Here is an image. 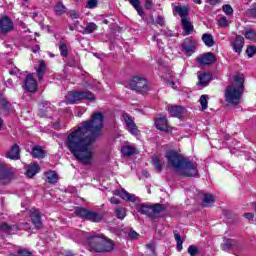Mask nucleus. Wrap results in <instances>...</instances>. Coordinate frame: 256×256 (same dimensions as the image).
Wrapping results in <instances>:
<instances>
[{
    "label": "nucleus",
    "instance_id": "338daca9",
    "mask_svg": "<svg viewBox=\"0 0 256 256\" xmlns=\"http://www.w3.org/2000/svg\"><path fill=\"white\" fill-rule=\"evenodd\" d=\"M2 127H3V118L0 117V129H2Z\"/></svg>",
    "mask_w": 256,
    "mask_h": 256
},
{
    "label": "nucleus",
    "instance_id": "69168bd1",
    "mask_svg": "<svg viewBox=\"0 0 256 256\" xmlns=\"http://www.w3.org/2000/svg\"><path fill=\"white\" fill-rule=\"evenodd\" d=\"M143 175H144V177H150L151 175L149 174V172H147V171H143Z\"/></svg>",
    "mask_w": 256,
    "mask_h": 256
},
{
    "label": "nucleus",
    "instance_id": "393cba45",
    "mask_svg": "<svg viewBox=\"0 0 256 256\" xmlns=\"http://www.w3.org/2000/svg\"><path fill=\"white\" fill-rule=\"evenodd\" d=\"M138 213H141L142 215H147V217H153V209L151 206L141 204L138 208Z\"/></svg>",
    "mask_w": 256,
    "mask_h": 256
},
{
    "label": "nucleus",
    "instance_id": "e2e57ef3",
    "mask_svg": "<svg viewBox=\"0 0 256 256\" xmlns=\"http://www.w3.org/2000/svg\"><path fill=\"white\" fill-rule=\"evenodd\" d=\"M210 1V5H217V3H219V0H209Z\"/></svg>",
    "mask_w": 256,
    "mask_h": 256
},
{
    "label": "nucleus",
    "instance_id": "0e129e2a",
    "mask_svg": "<svg viewBox=\"0 0 256 256\" xmlns=\"http://www.w3.org/2000/svg\"><path fill=\"white\" fill-rule=\"evenodd\" d=\"M167 37H173V32L171 30H168L166 32Z\"/></svg>",
    "mask_w": 256,
    "mask_h": 256
},
{
    "label": "nucleus",
    "instance_id": "4d7b16f0",
    "mask_svg": "<svg viewBox=\"0 0 256 256\" xmlns=\"http://www.w3.org/2000/svg\"><path fill=\"white\" fill-rule=\"evenodd\" d=\"M245 219H248V221H253L255 214L253 213H245L244 214Z\"/></svg>",
    "mask_w": 256,
    "mask_h": 256
},
{
    "label": "nucleus",
    "instance_id": "052dcab7",
    "mask_svg": "<svg viewBox=\"0 0 256 256\" xmlns=\"http://www.w3.org/2000/svg\"><path fill=\"white\" fill-rule=\"evenodd\" d=\"M145 7L146 9H151V7H153V1L146 0Z\"/></svg>",
    "mask_w": 256,
    "mask_h": 256
},
{
    "label": "nucleus",
    "instance_id": "1a4fd4ad",
    "mask_svg": "<svg viewBox=\"0 0 256 256\" xmlns=\"http://www.w3.org/2000/svg\"><path fill=\"white\" fill-rule=\"evenodd\" d=\"M15 29V24H13V20L9 18V16H2L0 18V33L2 35H7V33H11Z\"/></svg>",
    "mask_w": 256,
    "mask_h": 256
},
{
    "label": "nucleus",
    "instance_id": "ea45409f",
    "mask_svg": "<svg viewBox=\"0 0 256 256\" xmlns=\"http://www.w3.org/2000/svg\"><path fill=\"white\" fill-rule=\"evenodd\" d=\"M115 215L117 219H120V221H123V219L127 217V210H125V208L123 207H119L115 210Z\"/></svg>",
    "mask_w": 256,
    "mask_h": 256
},
{
    "label": "nucleus",
    "instance_id": "4c0bfd02",
    "mask_svg": "<svg viewBox=\"0 0 256 256\" xmlns=\"http://www.w3.org/2000/svg\"><path fill=\"white\" fill-rule=\"evenodd\" d=\"M15 226H9L7 223H2L0 225V233H6L7 235H12Z\"/></svg>",
    "mask_w": 256,
    "mask_h": 256
},
{
    "label": "nucleus",
    "instance_id": "5fc2aeb1",
    "mask_svg": "<svg viewBox=\"0 0 256 256\" xmlns=\"http://www.w3.org/2000/svg\"><path fill=\"white\" fill-rule=\"evenodd\" d=\"M69 17H71V19H79V13H77L75 10H72L69 12Z\"/></svg>",
    "mask_w": 256,
    "mask_h": 256
},
{
    "label": "nucleus",
    "instance_id": "c03bdc74",
    "mask_svg": "<svg viewBox=\"0 0 256 256\" xmlns=\"http://www.w3.org/2000/svg\"><path fill=\"white\" fill-rule=\"evenodd\" d=\"M188 253L190 256H197L199 255V248H197L195 245H190L188 247Z\"/></svg>",
    "mask_w": 256,
    "mask_h": 256
},
{
    "label": "nucleus",
    "instance_id": "a18cd8bd",
    "mask_svg": "<svg viewBox=\"0 0 256 256\" xmlns=\"http://www.w3.org/2000/svg\"><path fill=\"white\" fill-rule=\"evenodd\" d=\"M246 55L250 58L253 57L254 55H256V47L248 46L246 49Z\"/></svg>",
    "mask_w": 256,
    "mask_h": 256
},
{
    "label": "nucleus",
    "instance_id": "5701e85b",
    "mask_svg": "<svg viewBox=\"0 0 256 256\" xmlns=\"http://www.w3.org/2000/svg\"><path fill=\"white\" fill-rule=\"evenodd\" d=\"M45 71H47V64H45L44 61H41L38 65V68L36 69V73L39 81L43 80V77L45 76Z\"/></svg>",
    "mask_w": 256,
    "mask_h": 256
},
{
    "label": "nucleus",
    "instance_id": "de8ad7c7",
    "mask_svg": "<svg viewBox=\"0 0 256 256\" xmlns=\"http://www.w3.org/2000/svg\"><path fill=\"white\" fill-rule=\"evenodd\" d=\"M18 256H33V254L25 248H20L18 249Z\"/></svg>",
    "mask_w": 256,
    "mask_h": 256
},
{
    "label": "nucleus",
    "instance_id": "bf43d9fd",
    "mask_svg": "<svg viewBox=\"0 0 256 256\" xmlns=\"http://www.w3.org/2000/svg\"><path fill=\"white\" fill-rule=\"evenodd\" d=\"M248 15H250L251 17H256V8L248 10Z\"/></svg>",
    "mask_w": 256,
    "mask_h": 256
},
{
    "label": "nucleus",
    "instance_id": "aec40b11",
    "mask_svg": "<svg viewBox=\"0 0 256 256\" xmlns=\"http://www.w3.org/2000/svg\"><path fill=\"white\" fill-rule=\"evenodd\" d=\"M182 21V29L186 33V35H191L193 32V24L189 18H184Z\"/></svg>",
    "mask_w": 256,
    "mask_h": 256
},
{
    "label": "nucleus",
    "instance_id": "2eb2a0df",
    "mask_svg": "<svg viewBox=\"0 0 256 256\" xmlns=\"http://www.w3.org/2000/svg\"><path fill=\"white\" fill-rule=\"evenodd\" d=\"M215 61H216L215 54L211 52L205 53L198 58V63L200 65H213Z\"/></svg>",
    "mask_w": 256,
    "mask_h": 256
},
{
    "label": "nucleus",
    "instance_id": "ddd939ff",
    "mask_svg": "<svg viewBox=\"0 0 256 256\" xmlns=\"http://www.w3.org/2000/svg\"><path fill=\"white\" fill-rule=\"evenodd\" d=\"M243 47H245V38L241 35H237L236 38L232 40V49L239 55L241 51H243Z\"/></svg>",
    "mask_w": 256,
    "mask_h": 256
},
{
    "label": "nucleus",
    "instance_id": "864d4df0",
    "mask_svg": "<svg viewBox=\"0 0 256 256\" xmlns=\"http://www.w3.org/2000/svg\"><path fill=\"white\" fill-rule=\"evenodd\" d=\"M157 25H160V27H163L165 25V17L163 16H158L156 19Z\"/></svg>",
    "mask_w": 256,
    "mask_h": 256
},
{
    "label": "nucleus",
    "instance_id": "9b49d317",
    "mask_svg": "<svg viewBox=\"0 0 256 256\" xmlns=\"http://www.w3.org/2000/svg\"><path fill=\"white\" fill-rule=\"evenodd\" d=\"M24 89L29 91V93H35L38 89L37 81H35L31 74H28L24 80Z\"/></svg>",
    "mask_w": 256,
    "mask_h": 256
},
{
    "label": "nucleus",
    "instance_id": "603ef678",
    "mask_svg": "<svg viewBox=\"0 0 256 256\" xmlns=\"http://www.w3.org/2000/svg\"><path fill=\"white\" fill-rule=\"evenodd\" d=\"M128 237H130V239H138L139 233H137L135 230H130Z\"/></svg>",
    "mask_w": 256,
    "mask_h": 256
},
{
    "label": "nucleus",
    "instance_id": "58836bf2",
    "mask_svg": "<svg viewBox=\"0 0 256 256\" xmlns=\"http://www.w3.org/2000/svg\"><path fill=\"white\" fill-rule=\"evenodd\" d=\"M54 9H55L56 15H63L67 13V7L63 5V2L57 3Z\"/></svg>",
    "mask_w": 256,
    "mask_h": 256
},
{
    "label": "nucleus",
    "instance_id": "c756f323",
    "mask_svg": "<svg viewBox=\"0 0 256 256\" xmlns=\"http://www.w3.org/2000/svg\"><path fill=\"white\" fill-rule=\"evenodd\" d=\"M0 109H2V111L6 113V115H9V113H13V108H11V103H9L5 99L0 101Z\"/></svg>",
    "mask_w": 256,
    "mask_h": 256
},
{
    "label": "nucleus",
    "instance_id": "0eeeda50",
    "mask_svg": "<svg viewBox=\"0 0 256 256\" xmlns=\"http://www.w3.org/2000/svg\"><path fill=\"white\" fill-rule=\"evenodd\" d=\"M129 89L132 91H137L138 93H147L149 91V86L147 85V79L141 76L133 77L129 83Z\"/></svg>",
    "mask_w": 256,
    "mask_h": 256
},
{
    "label": "nucleus",
    "instance_id": "2f4dec72",
    "mask_svg": "<svg viewBox=\"0 0 256 256\" xmlns=\"http://www.w3.org/2000/svg\"><path fill=\"white\" fill-rule=\"evenodd\" d=\"M129 3L132 5V7H134L140 17H143V15H145V12H143V7H141V2L139 0H129Z\"/></svg>",
    "mask_w": 256,
    "mask_h": 256
},
{
    "label": "nucleus",
    "instance_id": "39448f33",
    "mask_svg": "<svg viewBox=\"0 0 256 256\" xmlns=\"http://www.w3.org/2000/svg\"><path fill=\"white\" fill-rule=\"evenodd\" d=\"M83 99H87L88 101H95V94L90 91H78L68 92V94L65 96L67 105H73Z\"/></svg>",
    "mask_w": 256,
    "mask_h": 256
},
{
    "label": "nucleus",
    "instance_id": "6e6552de",
    "mask_svg": "<svg viewBox=\"0 0 256 256\" xmlns=\"http://www.w3.org/2000/svg\"><path fill=\"white\" fill-rule=\"evenodd\" d=\"M121 120L123 121V125L125 129L129 131L131 135L137 137L139 135V128H137V124H135V119L131 117L128 113H122Z\"/></svg>",
    "mask_w": 256,
    "mask_h": 256
},
{
    "label": "nucleus",
    "instance_id": "4468645a",
    "mask_svg": "<svg viewBox=\"0 0 256 256\" xmlns=\"http://www.w3.org/2000/svg\"><path fill=\"white\" fill-rule=\"evenodd\" d=\"M6 158L12 159V161L21 159V148L17 144H14L6 154Z\"/></svg>",
    "mask_w": 256,
    "mask_h": 256
},
{
    "label": "nucleus",
    "instance_id": "79ce46f5",
    "mask_svg": "<svg viewBox=\"0 0 256 256\" xmlns=\"http://www.w3.org/2000/svg\"><path fill=\"white\" fill-rule=\"evenodd\" d=\"M11 179V172L7 168H2L0 170V181H5Z\"/></svg>",
    "mask_w": 256,
    "mask_h": 256
},
{
    "label": "nucleus",
    "instance_id": "6e6d98bb",
    "mask_svg": "<svg viewBox=\"0 0 256 256\" xmlns=\"http://www.w3.org/2000/svg\"><path fill=\"white\" fill-rule=\"evenodd\" d=\"M110 203L112 205H119V203H121V200H119V198H116V197H111L110 198Z\"/></svg>",
    "mask_w": 256,
    "mask_h": 256
},
{
    "label": "nucleus",
    "instance_id": "c9c22d12",
    "mask_svg": "<svg viewBox=\"0 0 256 256\" xmlns=\"http://www.w3.org/2000/svg\"><path fill=\"white\" fill-rule=\"evenodd\" d=\"M98 26L95 22H90L86 24V27L83 31V35H91L94 31H97Z\"/></svg>",
    "mask_w": 256,
    "mask_h": 256
},
{
    "label": "nucleus",
    "instance_id": "473e14b6",
    "mask_svg": "<svg viewBox=\"0 0 256 256\" xmlns=\"http://www.w3.org/2000/svg\"><path fill=\"white\" fill-rule=\"evenodd\" d=\"M152 209V218L159 217V213H163L165 211V206L162 204H155L151 206Z\"/></svg>",
    "mask_w": 256,
    "mask_h": 256
},
{
    "label": "nucleus",
    "instance_id": "a211bd4d",
    "mask_svg": "<svg viewBox=\"0 0 256 256\" xmlns=\"http://www.w3.org/2000/svg\"><path fill=\"white\" fill-rule=\"evenodd\" d=\"M44 175L46 177V182L50 183V185H55V183L59 181V174L55 171L49 170L45 172Z\"/></svg>",
    "mask_w": 256,
    "mask_h": 256
},
{
    "label": "nucleus",
    "instance_id": "e433bc0d",
    "mask_svg": "<svg viewBox=\"0 0 256 256\" xmlns=\"http://www.w3.org/2000/svg\"><path fill=\"white\" fill-rule=\"evenodd\" d=\"M121 151L125 157H131V155H135L136 149L133 146H123Z\"/></svg>",
    "mask_w": 256,
    "mask_h": 256
},
{
    "label": "nucleus",
    "instance_id": "7c9ffc66",
    "mask_svg": "<svg viewBox=\"0 0 256 256\" xmlns=\"http://www.w3.org/2000/svg\"><path fill=\"white\" fill-rule=\"evenodd\" d=\"M152 165H154L157 173H161V171H163V163L161 162V158L159 156L152 157Z\"/></svg>",
    "mask_w": 256,
    "mask_h": 256
},
{
    "label": "nucleus",
    "instance_id": "f8f14e48",
    "mask_svg": "<svg viewBox=\"0 0 256 256\" xmlns=\"http://www.w3.org/2000/svg\"><path fill=\"white\" fill-rule=\"evenodd\" d=\"M30 217L36 229H41V227H43V222H41V212L38 209L32 208L30 210Z\"/></svg>",
    "mask_w": 256,
    "mask_h": 256
},
{
    "label": "nucleus",
    "instance_id": "a878e982",
    "mask_svg": "<svg viewBox=\"0 0 256 256\" xmlns=\"http://www.w3.org/2000/svg\"><path fill=\"white\" fill-rule=\"evenodd\" d=\"M235 245H237V241L231 239H224L222 243L223 251H231V249H235Z\"/></svg>",
    "mask_w": 256,
    "mask_h": 256
},
{
    "label": "nucleus",
    "instance_id": "7ed1b4c3",
    "mask_svg": "<svg viewBox=\"0 0 256 256\" xmlns=\"http://www.w3.org/2000/svg\"><path fill=\"white\" fill-rule=\"evenodd\" d=\"M245 78L243 75H237L234 77V82L226 87L224 97L226 103L229 105L237 106L241 103V97H243Z\"/></svg>",
    "mask_w": 256,
    "mask_h": 256
},
{
    "label": "nucleus",
    "instance_id": "20e7f679",
    "mask_svg": "<svg viewBox=\"0 0 256 256\" xmlns=\"http://www.w3.org/2000/svg\"><path fill=\"white\" fill-rule=\"evenodd\" d=\"M87 241L90 251H95L96 253H109V251L115 249V242L103 234L88 236Z\"/></svg>",
    "mask_w": 256,
    "mask_h": 256
},
{
    "label": "nucleus",
    "instance_id": "8fccbe9b",
    "mask_svg": "<svg viewBox=\"0 0 256 256\" xmlns=\"http://www.w3.org/2000/svg\"><path fill=\"white\" fill-rule=\"evenodd\" d=\"M222 9L226 15H233V8L231 7V5L226 4L222 7Z\"/></svg>",
    "mask_w": 256,
    "mask_h": 256
},
{
    "label": "nucleus",
    "instance_id": "3c124183",
    "mask_svg": "<svg viewBox=\"0 0 256 256\" xmlns=\"http://www.w3.org/2000/svg\"><path fill=\"white\" fill-rule=\"evenodd\" d=\"M10 75H17L19 77V79H21V70H19V68L14 67L13 69H11L9 71Z\"/></svg>",
    "mask_w": 256,
    "mask_h": 256
},
{
    "label": "nucleus",
    "instance_id": "6ab92c4d",
    "mask_svg": "<svg viewBox=\"0 0 256 256\" xmlns=\"http://www.w3.org/2000/svg\"><path fill=\"white\" fill-rule=\"evenodd\" d=\"M198 86L199 87H207L209 83L211 82V75L207 73H200L198 74Z\"/></svg>",
    "mask_w": 256,
    "mask_h": 256
},
{
    "label": "nucleus",
    "instance_id": "774afa93",
    "mask_svg": "<svg viewBox=\"0 0 256 256\" xmlns=\"http://www.w3.org/2000/svg\"><path fill=\"white\" fill-rule=\"evenodd\" d=\"M194 3H197L198 5H201V0H193Z\"/></svg>",
    "mask_w": 256,
    "mask_h": 256
},
{
    "label": "nucleus",
    "instance_id": "49530a36",
    "mask_svg": "<svg viewBox=\"0 0 256 256\" xmlns=\"http://www.w3.org/2000/svg\"><path fill=\"white\" fill-rule=\"evenodd\" d=\"M97 5H99L98 0H88V2L86 4V9H95V7H97Z\"/></svg>",
    "mask_w": 256,
    "mask_h": 256
},
{
    "label": "nucleus",
    "instance_id": "f03ea898",
    "mask_svg": "<svg viewBox=\"0 0 256 256\" xmlns=\"http://www.w3.org/2000/svg\"><path fill=\"white\" fill-rule=\"evenodd\" d=\"M168 167H171L175 173L182 177H197L199 170L197 163H192L189 159L184 158L176 151L170 150L166 152Z\"/></svg>",
    "mask_w": 256,
    "mask_h": 256
},
{
    "label": "nucleus",
    "instance_id": "dca6fc26",
    "mask_svg": "<svg viewBox=\"0 0 256 256\" xmlns=\"http://www.w3.org/2000/svg\"><path fill=\"white\" fill-rule=\"evenodd\" d=\"M155 127L159 129V131H167L169 129V124L167 123V117L160 114L155 120Z\"/></svg>",
    "mask_w": 256,
    "mask_h": 256
},
{
    "label": "nucleus",
    "instance_id": "37998d69",
    "mask_svg": "<svg viewBox=\"0 0 256 256\" xmlns=\"http://www.w3.org/2000/svg\"><path fill=\"white\" fill-rule=\"evenodd\" d=\"M208 99H209V96L205 94L200 97V105L202 107V111H205L209 106Z\"/></svg>",
    "mask_w": 256,
    "mask_h": 256
},
{
    "label": "nucleus",
    "instance_id": "680f3d73",
    "mask_svg": "<svg viewBox=\"0 0 256 256\" xmlns=\"http://www.w3.org/2000/svg\"><path fill=\"white\" fill-rule=\"evenodd\" d=\"M6 87H9L11 89V87H13V80H11V79L7 80Z\"/></svg>",
    "mask_w": 256,
    "mask_h": 256
},
{
    "label": "nucleus",
    "instance_id": "4be33fe9",
    "mask_svg": "<svg viewBox=\"0 0 256 256\" xmlns=\"http://www.w3.org/2000/svg\"><path fill=\"white\" fill-rule=\"evenodd\" d=\"M31 155L34 159H43L45 157V150L41 146H35L32 148Z\"/></svg>",
    "mask_w": 256,
    "mask_h": 256
},
{
    "label": "nucleus",
    "instance_id": "f3484780",
    "mask_svg": "<svg viewBox=\"0 0 256 256\" xmlns=\"http://www.w3.org/2000/svg\"><path fill=\"white\" fill-rule=\"evenodd\" d=\"M39 171H41V167L39 166V163L34 162L33 164L28 166L26 175H27V177H29L31 179V178L35 177L37 175V173H39Z\"/></svg>",
    "mask_w": 256,
    "mask_h": 256
},
{
    "label": "nucleus",
    "instance_id": "c85d7f7f",
    "mask_svg": "<svg viewBox=\"0 0 256 256\" xmlns=\"http://www.w3.org/2000/svg\"><path fill=\"white\" fill-rule=\"evenodd\" d=\"M245 39L248 41H252L253 43H256V30H253L251 28H248L243 33Z\"/></svg>",
    "mask_w": 256,
    "mask_h": 256
},
{
    "label": "nucleus",
    "instance_id": "a19ab883",
    "mask_svg": "<svg viewBox=\"0 0 256 256\" xmlns=\"http://www.w3.org/2000/svg\"><path fill=\"white\" fill-rule=\"evenodd\" d=\"M58 47H59L60 55H62V57L69 56V48L67 47V44L60 42L58 44Z\"/></svg>",
    "mask_w": 256,
    "mask_h": 256
},
{
    "label": "nucleus",
    "instance_id": "f257e3e1",
    "mask_svg": "<svg viewBox=\"0 0 256 256\" xmlns=\"http://www.w3.org/2000/svg\"><path fill=\"white\" fill-rule=\"evenodd\" d=\"M104 120L103 113L94 112L90 120L82 122L65 140L68 151L84 165H91L93 161V143L103 131Z\"/></svg>",
    "mask_w": 256,
    "mask_h": 256
},
{
    "label": "nucleus",
    "instance_id": "f704fd0d",
    "mask_svg": "<svg viewBox=\"0 0 256 256\" xmlns=\"http://www.w3.org/2000/svg\"><path fill=\"white\" fill-rule=\"evenodd\" d=\"M174 239L177 251H183V239H181V234L177 230L174 231Z\"/></svg>",
    "mask_w": 256,
    "mask_h": 256
},
{
    "label": "nucleus",
    "instance_id": "72a5a7b5",
    "mask_svg": "<svg viewBox=\"0 0 256 256\" xmlns=\"http://www.w3.org/2000/svg\"><path fill=\"white\" fill-rule=\"evenodd\" d=\"M202 41L206 47H213L215 45V40H213V35L211 34H203Z\"/></svg>",
    "mask_w": 256,
    "mask_h": 256
},
{
    "label": "nucleus",
    "instance_id": "412c9836",
    "mask_svg": "<svg viewBox=\"0 0 256 256\" xmlns=\"http://www.w3.org/2000/svg\"><path fill=\"white\" fill-rule=\"evenodd\" d=\"M168 113H169L172 117H178V118H180L181 115H183V107H181V106H169V107H168Z\"/></svg>",
    "mask_w": 256,
    "mask_h": 256
},
{
    "label": "nucleus",
    "instance_id": "423d86ee",
    "mask_svg": "<svg viewBox=\"0 0 256 256\" xmlns=\"http://www.w3.org/2000/svg\"><path fill=\"white\" fill-rule=\"evenodd\" d=\"M75 215L80 217V219H85L92 223H100V221H103V214L87 210L85 208H76Z\"/></svg>",
    "mask_w": 256,
    "mask_h": 256
},
{
    "label": "nucleus",
    "instance_id": "9d476101",
    "mask_svg": "<svg viewBox=\"0 0 256 256\" xmlns=\"http://www.w3.org/2000/svg\"><path fill=\"white\" fill-rule=\"evenodd\" d=\"M182 53H185L187 57H191L195 53V41L191 38H186L182 43Z\"/></svg>",
    "mask_w": 256,
    "mask_h": 256
},
{
    "label": "nucleus",
    "instance_id": "13d9d810",
    "mask_svg": "<svg viewBox=\"0 0 256 256\" xmlns=\"http://www.w3.org/2000/svg\"><path fill=\"white\" fill-rule=\"evenodd\" d=\"M162 79H164V81H170L171 77H173V75L171 73H166L165 75L161 76Z\"/></svg>",
    "mask_w": 256,
    "mask_h": 256
},
{
    "label": "nucleus",
    "instance_id": "bb28decb",
    "mask_svg": "<svg viewBox=\"0 0 256 256\" xmlns=\"http://www.w3.org/2000/svg\"><path fill=\"white\" fill-rule=\"evenodd\" d=\"M119 196L121 197V199H123L124 201H131L132 203H135L136 201V197L135 194H130L129 192H127L126 190L122 189L119 193Z\"/></svg>",
    "mask_w": 256,
    "mask_h": 256
},
{
    "label": "nucleus",
    "instance_id": "b1692460",
    "mask_svg": "<svg viewBox=\"0 0 256 256\" xmlns=\"http://www.w3.org/2000/svg\"><path fill=\"white\" fill-rule=\"evenodd\" d=\"M174 10L176 11V13H178V15H180L181 21H183L184 19H189L187 17L189 15V9H187V7H185V6H176L174 8Z\"/></svg>",
    "mask_w": 256,
    "mask_h": 256
},
{
    "label": "nucleus",
    "instance_id": "09e8293b",
    "mask_svg": "<svg viewBox=\"0 0 256 256\" xmlns=\"http://www.w3.org/2000/svg\"><path fill=\"white\" fill-rule=\"evenodd\" d=\"M218 24L220 27H227L229 25V20L227 17L223 16L218 20Z\"/></svg>",
    "mask_w": 256,
    "mask_h": 256
},
{
    "label": "nucleus",
    "instance_id": "cd10ccee",
    "mask_svg": "<svg viewBox=\"0 0 256 256\" xmlns=\"http://www.w3.org/2000/svg\"><path fill=\"white\" fill-rule=\"evenodd\" d=\"M215 203V197L212 194H204L202 205L204 207H211Z\"/></svg>",
    "mask_w": 256,
    "mask_h": 256
}]
</instances>
